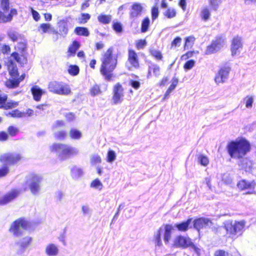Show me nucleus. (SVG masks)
Masks as SVG:
<instances>
[{
  "label": "nucleus",
  "instance_id": "dca6fc26",
  "mask_svg": "<svg viewBox=\"0 0 256 256\" xmlns=\"http://www.w3.org/2000/svg\"><path fill=\"white\" fill-rule=\"evenodd\" d=\"M256 182L252 181H248L245 180H242L238 182L237 184L238 187L242 190H249V191L246 194H252L254 193V188L256 186Z\"/></svg>",
  "mask_w": 256,
  "mask_h": 256
},
{
  "label": "nucleus",
  "instance_id": "09e8293b",
  "mask_svg": "<svg viewBox=\"0 0 256 256\" xmlns=\"http://www.w3.org/2000/svg\"><path fill=\"white\" fill-rule=\"evenodd\" d=\"M79 68L77 65H70L68 69L69 74L73 76L78 74L79 72Z\"/></svg>",
  "mask_w": 256,
  "mask_h": 256
},
{
  "label": "nucleus",
  "instance_id": "393cba45",
  "mask_svg": "<svg viewBox=\"0 0 256 256\" xmlns=\"http://www.w3.org/2000/svg\"><path fill=\"white\" fill-rule=\"evenodd\" d=\"M192 218H188L187 220L183 222L180 224H174V227L181 232H186L189 228L192 226H190L192 224Z\"/></svg>",
  "mask_w": 256,
  "mask_h": 256
},
{
  "label": "nucleus",
  "instance_id": "4d7b16f0",
  "mask_svg": "<svg viewBox=\"0 0 256 256\" xmlns=\"http://www.w3.org/2000/svg\"><path fill=\"white\" fill-rule=\"evenodd\" d=\"M246 106L247 108H251L252 106V104L254 102V98L252 96H247L245 98L244 100Z\"/></svg>",
  "mask_w": 256,
  "mask_h": 256
},
{
  "label": "nucleus",
  "instance_id": "ea45409f",
  "mask_svg": "<svg viewBox=\"0 0 256 256\" xmlns=\"http://www.w3.org/2000/svg\"><path fill=\"white\" fill-rule=\"evenodd\" d=\"M90 187L94 189L100 190L103 188V184L99 179L96 178L90 183Z\"/></svg>",
  "mask_w": 256,
  "mask_h": 256
},
{
  "label": "nucleus",
  "instance_id": "9b49d317",
  "mask_svg": "<svg viewBox=\"0 0 256 256\" xmlns=\"http://www.w3.org/2000/svg\"><path fill=\"white\" fill-rule=\"evenodd\" d=\"M243 39L241 36H236L230 40V50L231 55L234 56L240 54L243 48Z\"/></svg>",
  "mask_w": 256,
  "mask_h": 256
},
{
  "label": "nucleus",
  "instance_id": "bb28decb",
  "mask_svg": "<svg viewBox=\"0 0 256 256\" xmlns=\"http://www.w3.org/2000/svg\"><path fill=\"white\" fill-rule=\"evenodd\" d=\"M174 227L170 224H166L163 228L164 240L165 243H168L171 238V234Z\"/></svg>",
  "mask_w": 256,
  "mask_h": 256
},
{
  "label": "nucleus",
  "instance_id": "052dcab7",
  "mask_svg": "<svg viewBox=\"0 0 256 256\" xmlns=\"http://www.w3.org/2000/svg\"><path fill=\"white\" fill-rule=\"evenodd\" d=\"M182 41V38L179 36H176L174 40L171 42L170 46L171 48H176L180 45Z\"/></svg>",
  "mask_w": 256,
  "mask_h": 256
},
{
  "label": "nucleus",
  "instance_id": "f3484780",
  "mask_svg": "<svg viewBox=\"0 0 256 256\" xmlns=\"http://www.w3.org/2000/svg\"><path fill=\"white\" fill-rule=\"evenodd\" d=\"M19 192L16 190H12L0 198V205H5L11 202L18 195Z\"/></svg>",
  "mask_w": 256,
  "mask_h": 256
},
{
  "label": "nucleus",
  "instance_id": "37998d69",
  "mask_svg": "<svg viewBox=\"0 0 256 256\" xmlns=\"http://www.w3.org/2000/svg\"><path fill=\"white\" fill-rule=\"evenodd\" d=\"M116 155L114 151L109 150L108 152L106 161L109 163H112L116 159Z\"/></svg>",
  "mask_w": 256,
  "mask_h": 256
},
{
  "label": "nucleus",
  "instance_id": "c9c22d12",
  "mask_svg": "<svg viewBox=\"0 0 256 256\" xmlns=\"http://www.w3.org/2000/svg\"><path fill=\"white\" fill-rule=\"evenodd\" d=\"M150 24V20L149 18L146 17L142 21L140 32L144 33L148 30Z\"/></svg>",
  "mask_w": 256,
  "mask_h": 256
},
{
  "label": "nucleus",
  "instance_id": "4be33fe9",
  "mask_svg": "<svg viewBox=\"0 0 256 256\" xmlns=\"http://www.w3.org/2000/svg\"><path fill=\"white\" fill-rule=\"evenodd\" d=\"M5 12L4 11H0V23H6L11 21L13 16L18 14L17 10L15 8H11L8 14H6Z\"/></svg>",
  "mask_w": 256,
  "mask_h": 256
},
{
  "label": "nucleus",
  "instance_id": "603ef678",
  "mask_svg": "<svg viewBox=\"0 0 256 256\" xmlns=\"http://www.w3.org/2000/svg\"><path fill=\"white\" fill-rule=\"evenodd\" d=\"M146 44V42L145 39H140L136 42V46L138 50H140L144 48Z\"/></svg>",
  "mask_w": 256,
  "mask_h": 256
},
{
  "label": "nucleus",
  "instance_id": "69168bd1",
  "mask_svg": "<svg viewBox=\"0 0 256 256\" xmlns=\"http://www.w3.org/2000/svg\"><path fill=\"white\" fill-rule=\"evenodd\" d=\"M7 102V95L4 94H0V108H2V105H4Z\"/></svg>",
  "mask_w": 256,
  "mask_h": 256
},
{
  "label": "nucleus",
  "instance_id": "cd10ccee",
  "mask_svg": "<svg viewBox=\"0 0 256 256\" xmlns=\"http://www.w3.org/2000/svg\"><path fill=\"white\" fill-rule=\"evenodd\" d=\"M211 13L210 8L207 6H204L200 11V16L204 22H207L210 18Z\"/></svg>",
  "mask_w": 256,
  "mask_h": 256
},
{
  "label": "nucleus",
  "instance_id": "2f4dec72",
  "mask_svg": "<svg viewBox=\"0 0 256 256\" xmlns=\"http://www.w3.org/2000/svg\"><path fill=\"white\" fill-rule=\"evenodd\" d=\"M128 60L131 64H138V56L132 50H128Z\"/></svg>",
  "mask_w": 256,
  "mask_h": 256
},
{
  "label": "nucleus",
  "instance_id": "6ab92c4d",
  "mask_svg": "<svg viewBox=\"0 0 256 256\" xmlns=\"http://www.w3.org/2000/svg\"><path fill=\"white\" fill-rule=\"evenodd\" d=\"M212 224L211 220L206 218H201L194 221V226L198 230H200L203 228L210 226Z\"/></svg>",
  "mask_w": 256,
  "mask_h": 256
},
{
  "label": "nucleus",
  "instance_id": "72a5a7b5",
  "mask_svg": "<svg viewBox=\"0 0 256 256\" xmlns=\"http://www.w3.org/2000/svg\"><path fill=\"white\" fill-rule=\"evenodd\" d=\"M164 230L162 228H160L154 234V240L156 246H161L162 240H161V235L163 234Z\"/></svg>",
  "mask_w": 256,
  "mask_h": 256
},
{
  "label": "nucleus",
  "instance_id": "ddd939ff",
  "mask_svg": "<svg viewBox=\"0 0 256 256\" xmlns=\"http://www.w3.org/2000/svg\"><path fill=\"white\" fill-rule=\"evenodd\" d=\"M230 68L227 66H222L214 78L215 82L217 84L225 82L228 78Z\"/></svg>",
  "mask_w": 256,
  "mask_h": 256
},
{
  "label": "nucleus",
  "instance_id": "4468645a",
  "mask_svg": "<svg viewBox=\"0 0 256 256\" xmlns=\"http://www.w3.org/2000/svg\"><path fill=\"white\" fill-rule=\"evenodd\" d=\"M112 101L114 104L121 103L124 96V89L119 83L114 86Z\"/></svg>",
  "mask_w": 256,
  "mask_h": 256
},
{
  "label": "nucleus",
  "instance_id": "473e14b6",
  "mask_svg": "<svg viewBox=\"0 0 256 256\" xmlns=\"http://www.w3.org/2000/svg\"><path fill=\"white\" fill-rule=\"evenodd\" d=\"M83 174L82 170L76 166H74L71 169V176L74 179L77 180Z\"/></svg>",
  "mask_w": 256,
  "mask_h": 256
},
{
  "label": "nucleus",
  "instance_id": "6e6d98bb",
  "mask_svg": "<svg viewBox=\"0 0 256 256\" xmlns=\"http://www.w3.org/2000/svg\"><path fill=\"white\" fill-rule=\"evenodd\" d=\"M158 14L159 12L158 6L156 5L153 6L151 10V14L152 20H154L158 18Z\"/></svg>",
  "mask_w": 256,
  "mask_h": 256
},
{
  "label": "nucleus",
  "instance_id": "bf43d9fd",
  "mask_svg": "<svg viewBox=\"0 0 256 256\" xmlns=\"http://www.w3.org/2000/svg\"><path fill=\"white\" fill-rule=\"evenodd\" d=\"M90 15L88 13H84L81 14V18L80 21V24H85L90 19Z\"/></svg>",
  "mask_w": 256,
  "mask_h": 256
},
{
  "label": "nucleus",
  "instance_id": "412c9836",
  "mask_svg": "<svg viewBox=\"0 0 256 256\" xmlns=\"http://www.w3.org/2000/svg\"><path fill=\"white\" fill-rule=\"evenodd\" d=\"M143 10L142 4L140 3H134L131 8V10L130 12V19L134 20L138 16L141 15Z\"/></svg>",
  "mask_w": 256,
  "mask_h": 256
},
{
  "label": "nucleus",
  "instance_id": "c03bdc74",
  "mask_svg": "<svg viewBox=\"0 0 256 256\" xmlns=\"http://www.w3.org/2000/svg\"><path fill=\"white\" fill-rule=\"evenodd\" d=\"M8 38L13 42H15L18 40H20L22 38L20 35L18 34L16 32H10L8 34Z\"/></svg>",
  "mask_w": 256,
  "mask_h": 256
},
{
  "label": "nucleus",
  "instance_id": "a19ab883",
  "mask_svg": "<svg viewBox=\"0 0 256 256\" xmlns=\"http://www.w3.org/2000/svg\"><path fill=\"white\" fill-rule=\"evenodd\" d=\"M90 94L92 96H94L102 94L100 87L98 85L96 84L90 88Z\"/></svg>",
  "mask_w": 256,
  "mask_h": 256
},
{
  "label": "nucleus",
  "instance_id": "f8f14e48",
  "mask_svg": "<svg viewBox=\"0 0 256 256\" xmlns=\"http://www.w3.org/2000/svg\"><path fill=\"white\" fill-rule=\"evenodd\" d=\"M33 238L30 236L23 237L16 242V245L18 246L16 253L18 255L22 254L26 251V250L32 243Z\"/></svg>",
  "mask_w": 256,
  "mask_h": 256
},
{
  "label": "nucleus",
  "instance_id": "f03ea898",
  "mask_svg": "<svg viewBox=\"0 0 256 256\" xmlns=\"http://www.w3.org/2000/svg\"><path fill=\"white\" fill-rule=\"evenodd\" d=\"M50 149L52 152H56L58 158L62 160H65L79 153L77 148L62 144H54L50 146Z\"/></svg>",
  "mask_w": 256,
  "mask_h": 256
},
{
  "label": "nucleus",
  "instance_id": "8fccbe9b",
  "mask_svg": "<svg viewBox=\"0 0 256 256\" xmlns=\"http://www.w3.org/2000/svg\"><path fill=\"white\" fill-rule=\"evenodd\" d=\"M222 0H208V4L211 9L216 10L218 4L221 2Z\"/></svg>",
  "mask_w": 256,
  "mask_h": 256
},
{
  "label": "nucleus",
  "instance_id": "a878e982",
  "mask_svg": "<svg viewBox=\"0 0 256 256\" xmlns=\"http://www.w3.org/2000/svg\"><path fill=\"white\" fill-rule=\"evenodd\" d=\"M80 44L76 40H74L68 46V56H74L76 50L80 47Z\"/></svg>",
  "mask_w": 256,
  "mask_h": 256
},
{
  "label": "nucleus",
  "instance_id": "6e6552de",
  "mask_svg": "<svg viewBox=\"0 0 256 256\" xmlns=\"http://www.w3.org/2000/svg\"><path fill=\"white\" fill-rule=\"evenodd\" d=\"M48 88L50 92L60 95H68L71 92L70 88L68 84L56 81L50 82Z\"/></svg>",
  "mask_w": 256,
  "mask_h": 256
},
{
  "label": "nucleus",
  "instance_id": "7c9ffc66",
  "mask_svg": "<svg viewBox=\"0 0 256 256\" xmlns=\"http://www.w3.org/2000/svg\"><path fill=\"white\" fill-rule=\"evenodd\" d=\"M74 32L79 36H88L90 35V32L86 27L76 26L74 30Z\"/></svg>",
  "mask_w": 256,
  "mask_h": 256
},
{
  "label": "nucleus",
  "instance_id": "39448f33",
  "mask_svg": "<svg viewBox=\"0 0 256 256\" xmlns=\"http://www.w3.org/2000/svg\"><path fill=\"white\" fill-rule=\"evenodd\" d=\"M7 66L10 78L6 81V86L10 88H15L18 87L20 82L24 80L26 74H22L18 77L16 65H7Z\"/></svg>",
  "mask_w": 256,
  "mask_h": 256
},
{
  "label": "nucleus",
  "instance_id": "f257e3e1",
  "mask_svg": "<svg viewBox=\"0 0 256 256\" xmlns=\"http://www.w3.org/2000/svg\"><path fill=\"white\" fill-rule=\"evenodd\" d=\"M250 145L244 138L230 142L228 146V150L231 158L240 159L250 151Z\"/></svg>",
  "mask_w": 256,
  "mask_h": 256
},
{
  "label": "nucleus",
  "instance_id": "de8ad7c7",
  "mask_svg": "<svg viewBox=\"0 0 256 256\" xmlns=\"http://www.w3.org/2000/svg\"><path fill=\"white\" fill-rule=\"evenodd\" d=\"M198 161L204 166H206L209 163V160L208 157L203 154H200L198 156Z\"/></svg>",
  "mask_w": 256,
  "mask_h": 256
},
{
  "label": "nucleus",
  "instance_id": "20e7f679",
  "mask_svg": "<svg viewBox=\"0 0 256 256\" xmlns=\"http://www.w3.org/2000/svg\"><path fill=\"white\" fill-rule=\"evenodd\" d=\"M42 180V176L39 174H29L26 177L25 184L27 186V188H24V190H29L32 194L34 196L39 194L41 190Z\"/></svg>",
  "mask_w": 256,
  "mask_h": 256
},
{
  "label": "nucleus",
  "instance_id": "0e129e2a",
  "mask_svg": "<svg viewBox=\"0 0 256 256\" xmlns=\"http://www.w3.org/2000/svg\"><path fill=\"white\" fill-rule=\"evenodd\" d=\"M90 161L94 164H99L101 162V158L98 154L94 155L91 157Z\"/></svg>",
  "mask_w": 256,
  "mask_h": 256
},
{
  "label": "nucleus",
  "instance_id": "b1692460",
  "mask_svg": "<svg viewBox=\"0 0 256 256\" xmlns=\"http://www.w3.org/2000/svg\"><path fill=\"white\" fill-rule=\"evenodd\" d=\"M58 26L59 28V34L65 37L68 32V22L64 20H61L58 22Z\"/></svg>",
  "mask_w": 256,
  "mask_h": 256
},
{
  "label": "nucleus",
  "instance_id": "2eb2a0df",
  "mask_svg": "<svg viewBox=\"0 0 256 256\" xmlns=\"http://www.w3.org/2000/svg\"><path fill=\"white\" fill-rule=\"evenodd\" d=\"M174 245L176 247L182 248L194 246L192 240L188 237L182 236H178L174 238Z\"/></svg>",
  "mask_w": 256,
  "mask_h": 256
},
{
  "label": "nucleus",
  "instance_id": "aec40b11",
  "mask_svg": "<svg viewBox=\"0 0 256 256\" xmlns=\"http://www.w3.org/2000/svg\"><path fill=\"white\" fill-rule=\"evenodd\" d=\"M44 253L47 256H58L60 253L59 246L56 244L48 243L45 246Z\"/></svg>",
  "mask_w": 256,
  "mask_h": 256
},
{
  "label": "nucleus",
  "instance_id": "c85d7f7f",
  "mask_svg": "<svg viewBox=\"0 0 256 256\" xmlns=\"http://www.w3.org/2000/svg\"><path fill=\"white\" fill-rule=\"evenodd\" d=\"M34 100L40 101L44 91L38 86H34L31 89Z\"/></svg>",
  "mask_w": 256,
  "mask_h": 256
},
{
  "label": "nucleus",
  "instance_id": "13d9d810",
  "mask_svg": "<svg viewBox=\"0 0 256 256\" xmlns=\"http://www.w3.org/2000/svg\"><path fill=\"white\" fill-rule=\"evenodd\" d=\"M178 82V78L175 77L173 78L171 81L172 84L168 90L172 92L177 86Z\"/></svg>",
  "mask_w": 256,
  "mask_h": 256
},
{
  "label": "nucleus",
  "instance_id": "a211bd4d",
  "mask_svg": "<svg viewBox=\"0 0 256 256\" xmlns=\"http://www.w3.org/2000/svg\"><path fill=\"white\" fill-rule=\"evenodd\" d=\"M102 62V64H116L117 56L112 54V48H108L104 54Z\"/></svg>",
  "mask_w": 256,
  "mask_h": 256
},
{
  "label": "nucleus",
  "instance_id": "4c0bfd02",
  "mask_svg": "<svg viewBox=\"0 0 256 256\" xmlns=\"http://www.w3.org/2000/svg\"><path fill=\"white\" fill-rule=\"evenodd\" d=\"M70 136L74 140H78L82 136V132L76 128H72L69 132Z\"/></svg>",
  "mask_w": 256,
  "mask_h": 256
},
{
  "label": "nucleus",
  "instance_id": "1a4fd4ad",
  "mask_svg": "<svg viewBox=\"0 0 256 256\" xmlns=\"http://www.w3.org/2000/svg\"><path fill=\"white\" fill-rule=\"evenodd\" d=\"M224 43V36H216L206 46V54H210L217 52L223 47Z\"/></svg>",
  "mask_w": 256,
  "mask_h": 256
},
{
  "label": "nucleus",
  "instance_id": "7ed1b4c3",
  "mask_svg": "<svg viewBox=\"0 0 256 256\" xmlns=\"http://www.w3.org/2000/svg\"><path fill=\"white\" fill-rule=\"evenodd\" d=\"M14 49L16 52H12L10 56L8 64H14V62H18L19 64L26 62V40L22 38L14 46Z\"/></svg>",
  "mask_w": 256,
  "mask_h": 256
},
{
  "label": "nucleus",
  "instance_id": "3c124183",
  "mask_svg": "<svg viewBox=\"0 0 256 256\" xmlns=\"http://www.w3.org/2000/svg\"><path fill=\"white\" fill-rule=\"evenodd\" d=\"M152 71L154 74L156 76H157L160 75V68L158 65H152V66L149 68L148 74H150Z\"/></svg>",
  "mask_w": 256,
  "mask_h": 256
},
{
  "label": "nucleus",
  "instance_id": "423d86ee",
  "mask_svg": "<svg viewBox=\"0 0 256 256\" xmlns=\"http://www.w3.org/2000/svg\"><path fill=\"white\" fill-rule=\"evenodd\" d=\"M246 222L244 220L232 221L228 220L224 223V228L232 238H236L238 234H241V232L245 226Z\"/></svg>",
  "mask_w": 256,
  "mask_h": 256
},
{
  "label": "nucleus",
  "instance_id": "e2e57ef3",
  "mask_svg": "<svg viewBox=\"0 0 256 256\" xmlns=\"http://www.w3.org/2000/svg\"><path fill=\"white\" fill-rule=\"evenodd\" d=\"M194 53V52H192V51L187 52L185 54H184L181 56V58H180L182 62V61L186 62V60H188V58H190L192 56Z\"/></svg>",
  "mask_w": 256,
  "mask_h": 256
},
{
  "label": "nucleus",
  "instance_id": "c756f323",
  "mask_svg": "<svg viewBox=\"0 0 256 256\" xmlns=\"http://www.w3.org/2000/svg\"><path fill=\"white\" fill-rule=\"evenodd\" d=\"M97 18L100 24H108L111 22L112 16L110 14H101L98 16Z\"/></svg>",
  "mask_w": 256,
  "mask_h": 256
},
{
  "label": "nucleus",
  "instance_id": "9d476101",
  "mask_svg": "<svg viewBox=\"0 0 256 256\" xmlns=\"http://www.w3.org/2000/svg\"><path fill=\"white\" fill-rule=\"evenodd\" d=\"M22 158V155L18 153H6L0 156V162L6 166L14 165L20 160Z\"/></svg>",
  "mask_w": 256,
  "mask_h": 256
},
{
  "label": "nucleus",
  "instance_id": "49530a36",
  "mask_svg": "<svg viewBox=\"0 0 256 256\" xmlns=\"http://www.w3.org/2000/svg\"><path fill=\"white\" fill-rule=\"evenodd\" d=\"M39 29L42 30V33H46L49 30H52V28L50 24L42 23L40 25Z\"/></svg>",
  "mask_w": 256,
  "mask_h": 256
},
{
  "label": "nucleus",
  "instance_id": "5fc2aeb1",
  "mask_svg": "<svg viewBox=\"0 0 256 256\" xmlns=\"http://www.w3.org/2000/svg\"><path fill=\"white\" fill-rule=\"evenodd\" d=\"M164 15L168 18H171L176 16V12L174 9L168 8L166 11Z\"/></svg>",
  "mask_w": 256,
  "mask_h": 256
},
{
  "label": "nucleus",
  "instance_id": "79ce46f5",
  "mask_svg": "<svg viewBox=\"0 0 256 256\" xmlns=\"http://www.w3.org/2000/svg\"><path fill=\"white\" fill-rule=\"evenodd\" d=\"M18 104V102L12 100H7L6 102L2 105V108L4 109L12 108L16 107Z\"/></svg>",
  "mask_w": 256,
  "mask_h": 256
},
{
  "label": "nucleus",
  "instance_id": "f704fd0d",
  "mask_svg": "<svg viewBox=\"0 0 256 256\" xmlns=\"http://www.w3.org/2000/svg\"><path fill=\"white\" fill-rule=\"evenodd\" d=\"M112 28L117 34H121L124 31L122 24L118 21H114L112 24Z\"/></svg>",
  "mask_w": 256,
  "mask_h": 256
},
{
  "label": "nucleus",
  "instance_id": "a18cd8bd",
  "mask_svg": "<svg viewBox=\"0 0 256 256\" xmlns=\"http://www.w3.org/2000/svg\"><path fill=\"white\" fill-rule=\"evenodd\" d=\"M0 5L3 11L8 12L10 8V0H0Z\"/></svg>",
  "mask_w": 256,
  "mask_h": 256
},
{
  "label": "nucleus",
  "instance_id": "5701e85b",
  "mask_svg": "<svg viewBox=\"0 0 256 256\" xmlns=\"http://www.w3.org/2000/svg\"><path fill=\"white\" fill-rule=\"evenodd\" d=\"M116 65H102L100 68L101 74L105 78L109 80L112 76V72L115 68Z\"/></svg>",
  "mask_w": 256,
  "mask_h": 256
},
{
  "label": "nucleus",
  "instance_id": "e433bc0d",
  "mask_svg": "<svg viewBox=\"0 0 256 256\" xmlns=\"http://www.w3.org/2000/svg\"><path fill=\"white\" fill-rule=\"evenodd\" d=\"M195 38L193 36H187L185 38V42L184 44V49L192 48L195 41Z\"/></svg>",
  "mask_w": 256,
  "mask_h": 256
},
{
  "label": "nucleus",
  "instance_id": "0eeeda50",
  "mask_svg": "<svg viewBox=\"0 0 256 256\" xmlns=\"http://www.w3.org/2000/svg\"><path fill=\"white\" fill-rule=\"evenodd\" d=\"M29 226L28 221L22 218H18L14 221L10 225L9 232L15 237L22 236L24 231Z\"/></svg>",
  "mask_w": 256,
  "mask_h": 256
},
{
  "label": "nucleus",
  "instance_id": "58836bf2",
  "mask_svg": "<svg viewBox=\"0 0 256 256\" xmlns=\"http://www.w3.org/2000/svg\"><path fill=\"white\" fill-rule=\"evenodd\" d=\"M7 116L20 118L24 116V114L20 112L18 110H13L12 112L6 114Z\"/></svg>",
  "mask_w": 256,
  "mask_h": 256
},
{
  "label": "nucleus",
  "instance_id": "338daca9",
  "mask_svg": "<svg viewBox=\"0 0 256 256\" xmlns=\"http://www.w3.org/2000/svg\"><path fill=\"white\" fill-rule=\"evenodd\" d=\"M2 52L3 54H8L10 52V47L8 44H4L2 47Z\"/></svg>",
  "mask_w": 256,
  "mask_h": 256
},
{
  "label": "nucleus",
  "instance_id": "774afa93",
  "mask_svg": "<svg viewBox=\"0 0 256 256\" xmlns=\"http://www.w3.org/2000/svg\"><path fill=\"white\" fill-rule=\"evenodd\" d=\"M214 256H232V255L224 250H219L215 252Z\"/></svg>",
  "mask_w": 256,
  "mask_h": 256
},
{
  "label": "nucleus",
  "instance_id": "680f3d73",
  "mask_svg": "<svg viewBox=\"0 0 256 256\" xmlns=\"http://www.w3.org/2000/svg\"><path fill=\"white\" fill-rule=\"evenodd\" d=\"M151 54L157 60H161L162 58V54L159 50H152Z\"/></svg>",
  "mask_w": 256,
  "mask_h": 256
},
{
  "label": "nucleus",
  "instance_id": "864d4df0",
  "mask_svg": "<svg viewBox=\"0 0 256 256\" xmlns=\"http://www.w3.org/2000/svg\"><path fill=\"white\" fill-rule=\"evenodd\" d=\"M54 136L56 139L62 140L66 138V132L63 130L58 131L54 133Z\"/></svg>",
  "mask_w": 256,
  "mask_h": 256
}]
</instances>
